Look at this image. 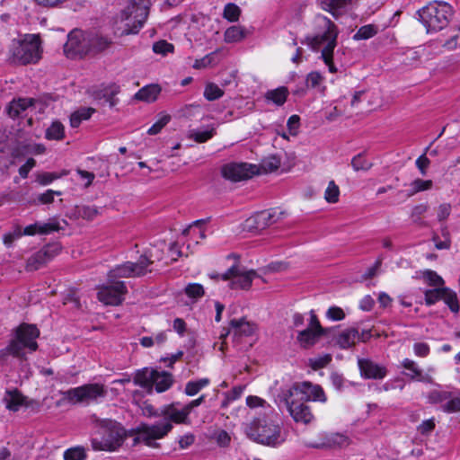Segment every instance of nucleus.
<instances>
[{"label": "nucleus", "instance_id": "4468645a", "mask_svg": "<svg viewBox=\"0 0 460 460\" xmlns=\"http://www.w3.org/2000/svg\"><path fill=\"white\" fill-rule=\"evenodd\" d=\"M86 31L80 29L72 30L64 45V53L69 58H83L87 55Z\"/></svg>", "mask_w": 460, "mask_h": 460}, {"label": "nucleus", "instance_id": "58836bf2", "mask_svg": "<svg viewBox=\"0 0 460 460\" xmlns=\"http://www.w3.org/2000/svg\"><path fill=\"white\" fill-rule=\"evenodd\" d=\"M378 31V29L374 24H367L361 26L358 31L354 34L353 40H368L374 37Z\"/></svg>", "mask_w": 460, "mask_h": 460}, {"label": "nucleus", "instance_id": "2f4dec72", "mask_svg": "<svg viewBox=\"0 0 460 460\" xmlns=\"http://www.w3.org/2000/svg\"><path fill=\"white\" fill-rule=\"evenodd\" d=\"M155 368L145 367L138 370L134 377V383L143 388L152 387V378H154Z\"/></svg>", "mask_w": 460, "mask_h": 460}, {"label": "nucleus", "instance_id": "2eb2a0df", "mask_svg": "<svg viewBox=\"0 0 460 460\" xmlns=\"http://www.w3.org/2000/svg\"><path fill=\"white\" fill-rule=\"evenodd\" d=\"M256 275L254 270L243 271L237 265H233L222 275V280H229L232 289H249L252 284V279Z\"/></svg>", "mask_w": 460, "mask_h": 460}, {"label": "nucleus", "instance_id": "864d4df0", "mask_svg": "<svg viewBox=\"0 0 460 460\" xmlns=\"http://www.w3.org/2000/svg\"><path fill=\"white\" fill-rule=\"evenodd\" d=\"M85 458L84 448L81 447L68 448L64 452V460H84Z\"/></svg>", "mask_w": 460, "mask_h": 460}, {"label": "nucleus", "instance_id": "dca6fc26", "mask_svg": "<svg viewBox=\"0 0 460 460\" xmlns=\"http://www.w3.org/2000/svg\"><path fill=\"white\" fill-rule=\"evenodd\" d=\"M172 429V425L169 420L155 425L142 424V442L147 447H158L159 444L155 440L163 438Z\"/></svg>", "mask_w": 460, "mask_h": 460}, {"label": "nucleus", "instance_id": "0e129e2a", "mask_svg": "<svg viewBox=\"0 0 460 460\" xmlns=\"http://www.w3.org/2000/svg\"><path fill=\"white\" fill-rule=\"evenodd\" d=\"M323 77L317 71L309 73L305 78V84L308 88H315L323 82Z\"/></svg>", "mask_w": 460, "mask_h": 460}, {"label": "nucleus", "instance_id": "a19ab883", "mask_svg": "<svg viewBox=\"0 0 460 460\" xmlns=\"http://www.w3.org/2000/svg\"><path fill=\"white\" fill-rule=\"evenodd\" d=\"M321 7L332 13L334 15V11L344 8L350 0H318Z\"/></svg>", "mask_w": 460, "mask_h": 460}, {"label": "nucleus", "instance_id": "6e6552de", "mask_svg": "<svg viewBox=\"0 0 460 460\" xmlns=\"http://www.w3.org/2000/svg\"><path fill=\"white\" fill-rule=\"evenodd\" d=\"M149 13V8L146 4L131 1L122 13V18L126 20L133 19L132 25L127 24L128 28L124 30V33L137 34L146 22Z\"/></svg>", "mask_w": 460, "mask_h": 460}, {"label": "nucleus", "instance_id": "0eeeda50", "mask_svg": "<svg viewBox=\"0 0 460 460\" xmlns=\"http://www.w3.org/2000/svg\"><path fill=\"white\" fill-rule=\"evenodd\" d=\"M96 426L109 451H115L122 446L126 430L119 422L111 419H102L96 420Z\"/></svg>", "mask_w": 460, "mask_h": 460}, {"label": "nucleus", "instance_id": "f3484780", "mask_svg": "<svg viewBox=\"0 0 460 460\" xmlns=\"http://www.w3.org/2000/svg\"><path fill=\"white\" fill-rule=\"evenodd\" d=\"M172 429V425L169 420L155 425L142 424V442L147 447H158L159 444L155 440L163 438Z\"/></svg>", "mask_w": 460, "mask_h": 460}, {"label": "nucleus", "instance_id": "774afa93", "mask_svg": "<svg viewBox=\"0 0 460 460\" xmlns=\"http://www.w3.org/2000/svg\"><path fill=\"white\" fill-rule=\"evenodd\" d=\"M287 126L288 128L289 133L293 136H296L300 126V117L298 115L290 116L288 119Z\"/></svg>", "mask_w": 460, "mask_h": 460}, {"label": "nucleus", "instance_id": "bb28decb", "mask_svg": "<svg viewBox=\"0 0 460 460\" xmlns=\"http://www.w3.org/2000/svg\"><path fill=\"white\" fill-rule=\"evenodd\" d=\"M154 264V261L147 257L146 254L141 255L136 262L129 261V265H131V272L133 278H140L147 273L152 272V269L150 268Z\"/></svg>", "mask_w": 460, "mask_h": 460}, {"label": "nucleus", "instance_id": "49530a36", "mask_svg": "<svg viewBox=\"0 0 460 460\" xmlns=\"http://www.w3.org/2000/svg\"><path fill=\"white\" fill-rule=\"evenodd\" d=\"M451 395L452 393L449 391L432 390L428 394V401L433 404L447 402Z\"/></svg>", "mask_w": 460, "mask_h": 460}, {"label": "nucleus", "instance_id": "052dcab7", "mask_svg": "<svg viewBox=\"0 0 460 460\" xmlns=\"http://www.w3.org/2000/svg\"><path fill=\"white\" fill-rule=\"evenodd\" d=\"M429 150V146H427L424 153L420 155L415 162L417 168L423 176L427 174V169L430 164V160L426 155Z\"/></svg>", "mask_w": 460, "mask_h": 460}, {"label": "nucleus", "instance_id": "e433bc0d", "mask_svg": "<svg viewBox=\"0 0 460 460\" xmlns=\"http://www.w3.org/2000/svg\"><path fill=\"white\" fill-rule=\"evenodd\" d=\"M444 289H447V291H444L442 300L452 313L457 314L460 310V305L456 293L449 288H444Z\"/></svg>", "mask_w": 460, "mask_h": 460}, {"label": "nucleus", "instance_id": "aec40b11", "mask_svg": "<svg viewBox=\"0 0 460 460\" xmlns=\"http://www.w3.org/2000/svg\"><path fill=\"white\" fill-rule=\"evenodd\" d=\"M358 365L361 376L367 379H383L387 374V370L385 367L368 358H359Z\"/></svg>", "mask_w": 460, "mask_h": 460}, {"label": "nucleus", "instance_id": "5fc2aeb1", "mask_svg": "<svg viewBox=\"0 0 460 460\" xmlns=\"http://www.w3.org/2000/svg\"><path fill=\"white\" fill-rule=\"evenodd\" d=\"M185 294L194 299L200 298L204 296V288L201 284L199 283H190L186 286Z\"/></svg>", "mask_w": 460, "mask_h": 460}, {"label": "nucleus", "instance_id": "8fccbe9b", "mask_svg": "<svg viewBox=\"0 0 460 460\" xmlns=\"http://www.w3.org/2000/svg\"><path fill=\"white\" fill-rule=\"evenodd\" d=\"M224 95V91L214 83H208L204 90V97L208 101H216Z\"/></svg>", "mask_w": 460, "mask_h": 460}, {"label": "nucleus", "instance_id": "ddd939ff", "mask_svg": "<svg viewBox=\"0 0 460 460\" xmlns=\"http://www.w3.org/2000/svg\"><path fill=\"white\" fill-rule=\"evenodd\" d=\"M111 284L102 287L98 293V299L107 305H119L125 299L128 288L124 281H110Z\"/></svg>", "mask_w": 460, "mask_h": 460}, {"label": "nucleus", "instance_id": "cd10ccee", "mask_svg": "<svg viewBox=\"0 0 460 460\" xmlns=\"http://www.w3.org/2000/svg\"><path fill=\"white\" fill-rule=\"evenodd\" d=\"M357 338H359L358 329L354 327L348 328L339 333L336 337V343L341 349H347L354 346Z\"/></svg>", "mask_w": 460, "mask_h": 460}, {"label": "nucleus", "instance_id": "c85d7f7f", "mask_svg": "<svg viewBox=\"0 0 460 460\" xmlns=\"http://www.w3.org/2000/svg\"><path fill=\"white\" fill-rule=\"evenodd\" d=\"M323 336L325 335L314 331V329L305 328V330L298 332L296 339L303 348L308 349L314 346L318 339Z\"/></svg>", "mask_w": 460, "mask_h": 460}, {"label": "nucleus", "instance_id": "a211bd4d", "mask_svg": "<svg viewBox=\"0 0 460 460\" xmlns=\"http://www.w3.org/2000/svg\"><path fill=\"white\" fill-rule=\"evenodd\" d=\"M256 331L257 325L253 322L248 321L245 317L234 318L229 322V329L226 333H221L220 338L224 339L232 333L234 341H239L243 337L252 336Z\"/></svg>", "mask_w": 460, "mask_h": 460}, {"label": "nucleus", "instance_id": "1a4fd4ad", "mask_svg": "<svg viewBox=\"0 0 460 460\" xmlns=\"http://www.w3.org/2000/svg\"><path fill=\"white\" fill-rule=\"evenodd\" d=\"M284 403L296 422L309 424L314 420L311 408L305 404L306 401L296 396H288V389L282 392Z\"/></svg>", "mask_w": 460, "mask_h": 460}, {"label": "nucleus", "instance_id": "4be33fe9", "mask_svg": "<svg viewBox=\"0 0 460 460\" xmlns=\"http://www.w3.org/2000/svg\"><path fill=\"white\" fill-rule=\"evenodd\" d=\"M305 445L306 447L316 449L328 448L332 447H341L349 445V438L345 435L336 433L328 438H325V439L322 442H306Z\"/></svg>", "mask_w": 460, "mask_h": 460}, {"label": "nucleus", "instance_id": "79ce46f5", "mask_svg": "<svg viewBox=\"0 0 460 460\" xmlns=\"http://www.w3.org/2000/svg\"><path fill=\"white\" fill-rule=\"evenodd\" d=\"M241 15V9L240 7L234 4V3H228L225 5L224 12H223V17L227 20L230 22H234L239 20V17Z\"/></svg>", "mask_w": 460, "mask_h": 460}, {"label": "nucleus", "instance_id": "13d9d810", "mask_svg": "<svg viewBox=\"0 0 460 460\" xmlns=\"http://www.w3.org/2000/svg\"><path fill=\"white\" fill-rule=\"evenodd\" d=\"M174 50V46L166 40H159L153 44V51L156 54L166 55Z\"/></svg>", "mask_w": 460, "mask_h": 460}, {"label": "nucleus", "instance_id": "ea45409f", "mask_svg": "<svg viewBox=\"0 0 460 460\" xmlns=\"http://www.w3.org/2000/svg\"><path fill=\"white\" fill-rule=\"evenodd\" d=\"M444 291H447V289H444V288H435L432 289L425 290L424 296L426 305L430 306L435 305L439 300H442Z\"/></svg>", "mask_w": 460, "mask_h": 460}, {"label": "nucleus", "instance_id": "4d7b16f0", "mask_svg": "<svg viewBox=\"0 0 460 460\" xmlns=\"http://www.w3.org/2000/svg\"><path fill=\"white\" fill-rule=\"evenodd\" d=\"M340 190L333 181H331L324 193V198L329 203H336L339 199Z\"/></svg>", "mask_w": 460, "mask_h": 460}, {"label": "nucleus", "instance_id": "3c124183", "mask_svg": "<svg viewBox=\"0 0 460 460\" xmlns=\"http://www.w3.org/2000/svg\"><path fill=\"white\" fill-rule=\"evenodd\" d=\"M351 166L356 172L360 170L368 171L372 167V164L365 158L364 153H359L353 156L351 160Z\"/></svg>", "mask_w": 460, "mask_h": 460}, {"label": "nucleus", "instance_id": "6e6d98bb", "mask_svg": "<svg viewBox=\"0 0 460 460\" xmlns=\"http://www.w3.org/2000/svg\"><path fill=\"white\" fill-rule=\"evenodd\" d=\"M411 191L409 196L413 195L417 192L427 190L432 188L433 182L431 180L416 179L411 184Z\"/></svg>", "mask_w": 460, "mask_h": 460}, {"label": "nucleus", "instance_id": "37998d69", "mask_svg": "<svg viewBox=\"0 0 460 460\" xmlns=\"http://www.w3.org/2000/svg\"><path fill=\"white\" fill-rule=\"evenodd\" d=\"M75 212L78 217L86 220H93L99 214V210L96 207L87 205L76 206Z\"/></svg>", "mask_w": 460, "mask_h": 460}, {"label": "nucleus", "instance_id": "9d476101", "mask_svg": "<svg viewBox=\"0 0 460 460\" xmlns=\"http://www.w3.org/2000/svg\"><path fill=\"white\" fill-rule=\"evenodd\" d=\"M221 173L225 179L237 182L259 174L260 169L256 164L232 162L222 166Z\"/></svg>", "mask_w": 460, "mask_h": 460}, {"label": "nucleus", "instance_id": "f257e3e1", "mask_svg": "<svg viewBox=\"0 0 460 460\" xmlns=\"http://www.w3.org/2000/svg\"><path fill=\"white\" fill-rule=\"evenodd\" d=\"M247 436L253 441L271 447H278L286 440L278 413H264L254 419L246 429Z\"/></svg>", "mask_w": 460, "mask_h": 460}, {"label": "nucleus", "instance_id": "412c9836", "mask_svg": "<svg viewBox=\"0 0 460 460\" xmlns=\"http://www.w3.org/2000/svg\"><path fill=\"white\" fill-rule=\"evenodd\" d=\"M3 402L7 410L13 412L18 411L22 406L30 407L28 398L17 388L6 389Z\"/></svg>", "mask_w": 460, "mask_h": 460}, {"label": "nucleus", "instance_id": "7c9ffc66", "mask_svg": "<svg viewBox=\"0 0 460 460\" xmlns=\"http://www.w3.org/2000/svg\"><path fill=\"white\" fill-rule=\"evenodd\" d=\"M131 265H129V261H125L121 264L115 266L108 272V279L109 281H118V279L121 278H133L131 272Z\"/></svg>", "mask_w": 460, "mask_h": 460}, {"label": "nucleus", "instance_id": "09e8293b", "mask_svg": "<svg viewBox=\"0 0 460 460\" xmlns=\"http://www.w3.org/2000/svg\"><path fill=\"white\" fill-rule=\"evenodd\" d=\"M281 164V160L278 155H270L261 161V167L266 172L277 171Z\"/></svg>", "mask_w": 460, "mask_h": 460}, {"label": "nucleus", "instance_id": "4c0bfd02", "mask_svg": "<svg viewBox=\"0 0 460 460\" xmlns=\"http://www.w3.org/2000/svg\"><path fill=\"white\" fill-rule=\"evenodd\" d=\"M245 37V31L240 26L229 27L224 34L225 41L233 43L242 40Z\"/></svg>", "mask_w": 460, "mask_h": 460}, {"label": "nucleus", "instance_id": "bf43d9fd", "mask_svg": "<svg viewBox=\"0 0 460 460\" xmlns=\"http://www.w3.org/2000/svg\"><path fill=\"white\" fill-rule=\"evenodd\" d=\"M441 410L447 413L460 411V397H453L452 394L451 398L441 405Z\"/></svg>", "mask_w": 460, "mask_h": 460}, {"label": "nucleus", "instance_id": "a878e982", "mask_svg": "<svg viewBox=\"0 0 460 460\" xmlns=\"http://www.w3.org/2000/svg\"><path fill=\"white\" fill-rule=\"evenodd\" d=\"M173 382V376L170 372L155 369L154 378H152V386H155L157 393H163L167 391Z\"/></svg>", "mask_w": 460, "mask_h": 460}, {"label": "nucleus", "instance_id": "423d86ee", "mask_svg": "<svg viewBox=\"0 0 460 460\" xmlns=\"http://www.w3.org/2000/svg\"><path fill=\"white\" fill-rule=\"evenodd\" d=\"M11 62L17 65L36 63L40 58V41L38 36L30 35L23 40L13 42Z\"/></svg>", "mask_w": 460, "mask_h": 460}, {"label": "nucleus", "instance_id": "20e7f679", "mask_svg": "<svg viewBox=\"0 0 460 460\" xmlns=\"http://www.w3.org/2000/svg\"><path fill=\"white\" fill-rule=\"evenodd\" d=\"M453 7L447 2L433 1L417 11L418 20L425 26L427 32L445 29L453 16Z\"/></svg>", "mask_w": 460, "mask_h": 460}, {"label": "nucleus", "instance_id": "c03bdc74", "mask_svg": "<svg viewBox=\"0 0 460 460\" xmlns=\"http://www.w3.org/2000/svg\"><path fill=\"white\" fill-rule=\"evenodd\" d=\"M422 279L431 287L441 288L444 285V279L434 270H426L422 272Z\"/></svg>", "mask_w": 460, "mask_h": 460}, {"label": "nucleus", "instance_id": "39448f33", "mask_svg": "<svg viewBox=\"0 0 460 460\" xmlns=\"http://www.w3.org/2000/svg\"><path fill=\"white\" fill-rule=\"evenodd\" d=\"M107 389L100 383H89L61 392L63 398L71 404L98 403L107 396Z\"/></svg>", "mask_w": 460, "mask_h": 460}, {"label": "nucleus", "instance_id": "6ab92c4d", "mask_svg": "<svg viewBox=\"0 0 460 460\" xmlns=\"http://www.w3.org/2000/svg\"><path fill=\"white\" fill-rule=\"evenodd\" d=\"M87 55L95 56L108 49L112 44V39L100 32L86 31Z\"/></svg>", "mask_w": 460, "mask_h": 460}, {"label": "nucleus", "instance_id": "c9c22d12", "mask_svg": "<svg viewBox=\"0 0 460 460\" xmlns=\"http://www.w3.org/2000/svg\"><path fill=\"white\" fill-rule=\"evenodd\" d=\"M217 134L216 128L211 126L210 128L200 130V129H193L190 131L189 137L193 139L197 143H205L208 140L211 139Z\"/></svg>", "mask_w": 460, "mask_h": 460}, {"label": "nucleus", "instance_id": "393cba45", "mask_svg": "<svg viewBox=\"0 0 460 460\" xmlns=\"http://www.w3.org/2000/svg\"><path fill=\"white\" fill-rule=\"evenodd\" d=\"M276 208H270L257 212L249 221H252L256 226V229H264L274 224L279 219Z\"/></svg>", "mask_w": 460, "mask_h": 460}, {"label": "nucleus", "instance_id": "f03ea898", "mask_svg": "<svg viewBox=\"0 0 460 460\" xmlns=\"http://www.w3.org/2000/svg\"><path fill=\"white\" fill-rule=\"evenodd\" d=\"M39 336L40 330L35 324L21 323L15 328L13 337L8 345L0 349V363H5L9 356L25 359L24 349H28L31 352L36 351L39 347L36 340Z\"/></svg>", "mask_w": 460, "mask_h": 460}, {"label": "nucleus", "instance_id": "72a5a7b5", "mask_svg": "<svg viewBox=\"0 0 460 460\" xmlns=\"http://www.w3.org/2000/svg\"><path fill=\"white\" fill-rule=\"evenodd\" d=\"M48 140H62L65 137V127L59 120H54L45 131Z\"/></svg>", "mask_w": 460, "mask_h": 460}, {"label": "nucleus", "instance_id": "338daca9", "mask_svg": "<svg viewBox=\"0 0 460 460\" xmlns=\"http://www.w3.org/2000/svg\"><path fill=\"white\" fill-rule=\"evenodd\" d=\"M55 195L60 196V191H55L53 190H48L44 193L38 196L37 200L41 204H50L54 201Z\"/></svg>", "mask_w": 460, "mask_h": 460}, {"label": "nucleus", "instance_id": "e2e57ef3", "mask_svg": "<svg viewBox=\"0 0 460 460\" xmlns=\"http://www.w3.org/2000/svg\"><path fill=\"white\" fill-rule=\"evenodd\" d=\"M309 361L310 367L314 370H318L320 368L326 367L332 361V356L329 354H325L322 357L310 358Z\"/></svg>", "mask_w": 460, "mask_h": 460}, {"label": "nucleus", "instance_id": "a18cd8bd", "mask_svg": "<svg viewBox=\"0 0 460 460\" xmlns=\"http://www.w3.org/2000/svg\"><path fill=\"white\" fill-rule=\"evenodd\" d=\"M310 314V321L307 328L314 329V331L321 332L326 336H329L332 332H334L335 328H324L321 325L320 321L315 314V312L314 310H311L309 312Z\"/></svg>", "mask_w": 460, "mask_h": 460}, {"label": "nucleus", "instance_id": "680f3d73", "mask_svg": "<svg viewBox=\"0 0 460 460\" xmlns=\"http://www.w3.org/2000/svg\"><path fill=\"white\" fill-rule=\"evenodd\" d=\"M171 120L170 115H164L155 124H153L147 130L149 135H156L161 132L164 127H165Z\"/></svg>", "mask_w": 460, "mask_h": 460}, {"label": "nucleus", "instance_id": "f704fd0d", "mask_svg": "<svg viewBox=\"0 0 460 460\" xmlns=\"http://www.w3.org/2000/svg\"><path fill=\"white\" fill-rule=\"evenodd\" d=\"M210 384V379L208 377L197 379V380H190L187 382L185 388H184V394L188 396H194L196 395L199 391H201L203 388L208 386Z\"/></svg>", "mask_w": 460, "mask_h": 460}, {"label": "nucleus", "instance_id": "b1692460", "mask_svg": "<svg viewBox=\"0 0 460 460\" xmlns=\"http://www.w3.org/2000/svg\"><path fill=\"white\" fill-rule=\"evenodd\" d=\"M35 102L32 98H19L13 100L6 106L5 111L8 116L12 119H17L22 115V113Z\"/></svg>", "mask_w": 460, "mask_h": 460}, {"label": "nucleus", "instance_id": "de8ad7c7", "mask_svg": "<svg viewBox=\"0 0 460 460\" xmlns=\"http://www.w3.org/2000/svg\"><path fill=\"white\" fill-rule=\"evenodd\" d=\"M39 234H49L61 229L57 218H50L46 223L38 222Z\"/></svg>", "mask_w": 460, "mask_h": 460}, {"label": "nucleus", "instance_id": "5701e85b", "mask_svg": "<svg viewBox=\"0 0 460 460\" xmlns=\"http://www.w3.org/2000/svg\"><path fill=\"white\" fill-rule=\"evenodd\" d=\"M177 405H180V402H172L164 406L161 414L165 416L170 421L184 423L190 412L186 405L181 410L176 408Z\"/></svg>", "mask_w": 460, "mask_h": 460}, {"label": "nucleus", "instance_id": "c756f323", "mask_svg": "<svg viewBox=\"0 0 460 460\" xmlns=\"http://www.w3.org/2000/svg\"><path fill=\"white\" fill-rule=\"evenodd\" d=\"M160 92L161 87L158 84H149L139 89L134 98L146 102H153L157 99Z\"/></svg>", "mask_w": 460, "mask_h": 460}, {"label": "nucleus", "instance_id": "603ef678", "mask_svg": "<svg viewBox=\"0 0 460 460\" xmlns=\"http://www.w3.org/2000/svg\"><path fill=\"white\" fill-rule=\"evenodd\" d=\"M402 366L405 369L410 371L406 376H410L411 379H422V371L418 367L417 364L413 360L405 358L402 361Z\"/></svg>", "mask_w": 460, "mask_h": 460}, {"label": "nucleus", "instance_id": "69168bd1", "mask_svg": "<svg viewBox=\"0 0 460 460\" xmlns=\"http://www.w3.org/2000/svg\"><path fill=\"white\" fill-rule=\"evenodd\" d=\"M344 311L339 306H331L326 312V317L332 321H341L345 318Z\"/></svg>", "mask_w": 460, "mask_h": 460}, {"label": "nucleus", "instance_id": "f8f14e48", "mask_svg": "<svg viewBox=\"0 0 460 460\" xmlns=\"http://www.w3.org/2000/svg\"><path fill=\"white\" fill-rule=\"evenodd\" d=\"M288 396H296L300 400L306 402L314 401L325 402L327 397L323 389L318 385H313L310 382H296L288 388Z\"/></svg>", "mask_w": 460, "mask_h": 460}, {"label": "nucleus", "instance_id": "473e14b6", "mask_svg": "<svg viewBox=\"0 0 460 460\" xmlns=\"http://www.w3.org/2000/svg\"><path fill=\"white\" fill-rule=\"evenodd\" d=\"M288 91L285 86L279 87L275 90H270L265 93L267 101L272 102L278 106L283 105L288 98Z\"/></svg>", "mask_w": 460, "mask_h": 460}, {"label": "nucleus", "instance_id": "7ed1b4c3", "mask_svg": "<svg viewBox=\"0 0 460 460\" xmlns=\"http://www.w3.org/2000/svg\"><path fill=\"white\" fill-rule=\"evenodd\" d=\"M323 27L324 31L313 37L307 36L305 42L310 47L314 52H318L320 48L323 46L321 51V58L328 66L331 73H336L337 68L333 64V51L337 46L338 29L335 23L329 18L322 17ZM304 43V41H302Z\"/></svg>", "mask_w": 460, "mask_h": 460}, {"label": "nucleus", "instance_id": "9b49d317", "mask_svg": "<svg viewBox=\"0 0 460 460\" xmlns=\"http://www.w3.org/2000/svg\"><path fill=\"white\" fill-rule=\"evenodd\" d=\"M61 249L62 245L58 242L47 243L28 258L26 261V270H38L52 261L61 252Z\"/></svg>", "mask_w": 460, "mask_h": 460}]
</instances>
